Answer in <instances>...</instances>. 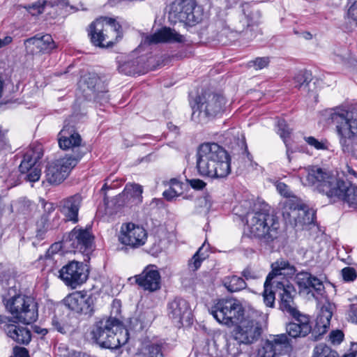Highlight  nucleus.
Masks as SVG:
<instances>
[{"label": "nucleus", "mask_w": 357, "mask_h": 357, "mask_svg": "<svg viewBox=\"0 0 357 357\" xmlns=\"http://www.w3.org/2000/svg\"><path fill=\"white\" fill-rule=\"evenodd\" d=\"M328 340L333 344H340L344 339V333L340 330H335L331 332Z\"/></svg>", "instance_id": "864d4df0"}, {"label": "nucleus", "mask_w": 357, "mask_h": 357, "mask_svg": "<svg viewBox=\"0 0 357 357\" xmlns=\"http://www.w3.org/2000/svg\"><path fill=\"white\" fill-rule=\"evenodd\" d=\"M302 206L298 205V206L293 210L291 214L286 213V218H284L285 222L290 225L292 227H298V220L300 219L301 213Z\"/></svg>", "instance_id": "c03bdc74"}, {"label": "nucleus", "mask_w": 357, "mask_h": 357, "mask_svg": "<svg viewBox=\"0 0 357 357\" xmlns=\"http://www.w3.org/2000/svg\"><path fill=\"white\" fill-rule=\"evenodd\" d=\"M348 19L350 23L357 26V0H355L347 11Z\"/></svg>", "instance_id": "603ef678"}, {"label": "nucleus", "mask_w": 357, "mask_h": 357, "mask_svg": "<svg viewBox=\"0 0 357 357\" xmlns=\"http://www.w3.org/2000/svg\"><path fill=\"white\" fill-rule=\"evenodd\" d=\"M278 134L282 139L284 143L285 144L287 148V155L289 162H291V154L293 153V151H291L289 145L287 144V139L290 137L291 133V129L289 128L287 122L284 119H280L278 121Z\"/></svg>", "instance_id": "e433bc0d"}, {"label": "nucleus", "mask_w": 357, "mask_h": 357, "mask_svg": "<svg viewBox=\"0 0 357 357\" xmlns=\"http://www.w3.org/2000/svg\"><path fill=\"white\" fill-rule=\"evenodd\" d=\"M59 277L64 284L76 289L84 283L89 277V270L82 262L72 261L59 271Z\"/></svg>", "instance_id": "ddd939ff"}, {"label": "nucleus", "mask_w": 357, "mask_h": 357, "mask_svg": "<svg viewBox=\"0 0 357 357\" xmlns=\"http://www.w3.org/2000/svg\"><path fill=\"white\" fill-rule=\"evenodd\" d=\"M59 147L63 150H71L72 153L66 154L63 158L69 160H76L78 163L89 151V148L82 142L80 135L75 127L65 125L58 135Z\"/></svg>", "instance_id": "9b49d317"}, {"label": "nucleus", "mask_w": 357, "mask_h": 357, "mask_svg": "<svg viewBox=\"0 0 357 357\" xmlns=\"http://www.w3.org/2000/svg\"><path fill=\"white\" fill-rule=\"evenodd\" d=\"M332 316L333 312L330 304L323 305L317 318L316 325L312 331L309 317L302 314L299 312L297 314L292 316L294 321L287 325V332L290 337L296 338L305 337L312 331V339L317 341L321 335L327 332Z\"/></svg>", "instance_id": "39448f33"}, {"label": "nucleus", "mask_w": 357, "mask_h": 357, "mask_svg": "<svg viewBox=\"0 0 357 357\" xmlns=\"http://www.w3.org/2000/svg\"><path fill=\"white\" fill-rule=\"evenodd\" d=\"M143 188L137 183H128L126 185L123 191L116 198V202L119 206H132L142 202Z\"/></svg>", "instance_id": "393cba45"}, {"label": "nucleus", "mask_w": 357, "mask_h": 357, "mask_svg": "<svg viewBox=\"0 0 357 357\" xmlns=\"http://www.w3.org/2000/svg\"><path fill=\"white\" fill-rule=\"evenodd\" d=\"M27 173L28 174L26 176L27 181L30 182H36L38 181L40 177L41 170L36 167L30 169Z\"/></svg>", "instance_id": "5fc2aeb1"}, {"label": "nucleus", "mask_w": 357, "mask_h": 357, "mask_svg": "<svg viewBox=\"0 0 357 357\" xmlns=\"http://www.w3.org/2000/svg\"><path fill=\"white\" fill-rule=\"evenodd\" d=\"M242 275L245 278V280H257L260 278L262 275L260 271L252 268L250 266H248L242 271Z\"/></svg>", "instance_id": "de8ad7c7"}, {"label": "nucleus", "mask_w": 357, "mask_h": 357, "mask_svg": "<svg viewBox=\"0 0 357 357\" xmlns=\"http://www.w3.org/2000/svg\"><path fill=\"white\" fill-rule=\"evenodd\" d=\"M274 283H275V290L280 297V309L289 313L291 316L297 314L299 311L295 307L294 301V287L289 284L287 280H274Z\"/></svg>", "instance_id": "6ab92c4d"}, {"label": "nucleus", "mask_w": 357, "mask_h": 357, "mask_svg": "<svg viewBox=\"0 0 357 357\" xmlns=\"http://www.w3.org/2000/svg\"><path fill=\"white\" fill-rule=\"evenodd\" d=\"M89 36L97 47H112L123 38L122 26L115 19L105 17L90 24Z\"/></svg>", "instance_id": "6e6552de"}, {"label": "nucleus", "mask_w": 357, "mask_h": 357, "mask_svg": "<svg viewBox=\"0 0 357 357\" xmlns=\"http://www.w3.org/2000/svg\"><path fill=\"white\" fill-rule=\"evenodd\" d=\"M137 63L135 60L124 62L119 66V71L127 75H134L137 73Z\"/></svg>", "instance_id": "37998d69"}, {"label": "nucleus", "mask_w": 357, "mask_h": 357, "mask_svg": "<svg viewBox=\"0 0 357 357\" xmlns=\"http://www.w3.org/2000/svg\"><path fill=\"white\" fill-rule=\"evenodd\" d=\"M196 6L194 0H176L172 4L169 18L175 23L178 22L185 26H195L201 20L199 14L195 10Z\"/></svg>", "instance_id": "f8f14e48"}, {"label": "nucleus", "mask_w": 357, "mask_h": 357, "mask_svg": "<svg viewBox=\"0 0 357 357\" xmlns=\"http://www.w3.org/2000/svg\"><path fill=\"white\" fill-rule=\"evenodd\" d=\"M13 319L4 314H0V328L3 329L6 333L7 327L10 326L13 322Z\"/></svg>", "instance_id": "4d7b16f0"}, {"label": "nucleus", "mask_w": 357, "mask_h": 357, "mask_svg": "<svg viewBox=\"0 0 357 357\" xmlns=\"http://www.w3.org/2000/svg\"><path fill=\"white\" fill-rule=\"evenodd\" d=\"M204 247V244H203L202 246L198 249L191 259L189 260L188 265L190 271H197L200 267L202 262L206 259V255L202 252Z\"/></svg>", "instance_id": "a19ab883"}, {"label": "nucleus", "mask_w": 357, "mask_h": 357, "mask_svg": "<svg viewBox=\"0 0 357 357\" xmlns=\"http://www.w3.org/2000/svg\"><path fill=\"white\" fill-rule=\"evenodd\" d=\"M281 204V211L283 218H286V213L291 214V212H293V210H294L298 205L291 199H287L284 201Z\"/></svg>", "instance_id": "09e8293b"}, {"label": "nucleus", "mask_w": 357, "mask_h": 357, "mask_svg": "<svg viewBox=\"0 0 357 357\" xmlns=\"http://www.w3.org/2000/svg\"><path fill=\"white\" fill-rule=\"evenodd\" d=\"M17 288L13 285L4 287L2 293L3 303L6 309L13 317L26 324H30L38 319V306L30 296L17 293Z\"/></svg>", "instance_id": "423d86ee"}, {"label": "nucleus", "mask_w": 357, "mask_h": 357, "mask_svg": "<svg viewBox=\"0 0 357 357\" xmlns=\"http://www.w3.org/2000/svg\"><path fill=\"white\" fill-rule=\"evenodd\" d=\"M93 236L89 229L75 227L68 234L66 245L74 252L88 255L92 250Z\"/></svg>", "instance_id": "2eb2a0df"}, {"label": "nucleus", "mask_w": 357, "mask_h": 357, "mask_svg": "<svg viewBox=\"0 0 357 357\" xmlns=\"http://www.w3.org/2000/svg\"><path fill=\"white\" fill-rule=\"evenodd\" d=\"M247 225L251 235L266 243L273 242L278 236L280 222L278 217L270 213L268 205L248 213Z\"/></svg>", "instance_id": "0eeeda50"}, {"label": "nucleus", "mask_w": 357, "mask_h": 357, "mask_svg": "<svg viewBox=\"0 0 357 357\" xmlns=\"http://www.w3.org/2000/svg\"><path fill=\"white\" fill-rule=\"evenodd\" d=\"M211 314L219 323L231 326L237 325L231 334L242 344H250L261 334L258 323L245 317V310L241 303L235 298L218 299L209 310Z\"/></svg>", "instance_id": "f257e3e1"}, {"label": "nucleus", "mask_w": 357, "mask_h": 357, "mask_svg": "<svg viewBox=\"0 0 357 357\" xmlns=\"http://www.w3.org/2000/svg\"><path fill=\"white\" fill-rule=\"evenodd\" d=\"M307 172V185L315 187L334 202L342 201L349 208L357 211L356 185L349 180L337 178L319 166L308 167Z\"/></svg>", "instance_id": "f03ea898"}, {"label": "nucleus", "mask_w": 357, "mask_h": 357, "mask_svg": "<svg viewBox=\"0 0 357 357\" xmlns=\"http://www.w3.org/2000/svg\"><path fill=\"white\" fill-rule=\"evenodd\" d=\"M270 59L268 57H258L255 60L250 61V66L255 68V70H261L268 66Z\"/></svg>", "instance_id": "8fccbe9b"}, {"label": "nucleus", "mask_w": 357, "mask_h": 357, "mask_svg": "<svg viewBox=\"0 0 357 357\" xmlns=\"http://www.w3.org/2000/svg\"><path fill=\"white\" fill-rule=\"evenodd\" d=\"M305 142L317 150H326L328 148V142L325 140L319 141L314 137H305Z\"/></svg>", "instance_id": "a18cd8bd"}, {"label": "nucleus", "mask_w": 357, "mask_h": 357, "mask_svg": "<svg viewBox=\"0 0 357 357\" xmlns=\"http://www.w3.org/2000/svg\"><path fill=\"white\" fill-rule=\"evenodd\" d=\"M43 152L40 146H37L35 149L28 151L24 155L22 160L19 170L22 174L28 172L30 169L36 167V162L42 158Z\"/></svg>", "instance_id": "c756f323"}, {"label": "nucleus", "mask_w": 357, "mask_h": 357, "mask_svg": "<svg viewBox=\"0 0 357 357\" xmlns=\"http://www.w3.org/2000/svg\"><path fill=\"white\" fill-rule=\"evenodd\" d=\"M225 98L218 93L204 92L198 96L192 106V119L199 123H205L224 111Z\"/></svg>", "instance_id": "1a4fd4ad"}, {"label": "nucleus", "mask_w": 357, "mask_h": 357, "mask_svg": "<svg viewBox=\"0 0 357 357\" xmlns=\"http://www.w3.org/2000/svg\"><path fill=\"white\" fill-rule=\"evenodd\" d=\"M298 284L305 289H312L318 296L325 293L324 285L319 279L307 272H301L297 275Z\"/></svg>", "instance_id": "c85d7f7f"}, {"label": "nucleus", "mask_w": 357, "mask_h": 357, "mask_svg": "<svg viewBox=\"0 0 357 357\" xmlns=\"http://www.w3.org/2000/svg\"><path fill=\"white\" fill-rule=\"evenodd\" d=\"M237 145L239 149L238 153L247 154L248 156L250 155L249 152L248 151V146H247L245 139H238L237 140Z\"/></svg>", "instance_id": "e2e57ef3"}, {"label": "nucleus", "mask_w": 357, "mask_h": 357, "mask_svg": "<svg viewBox=\"0 0 357 357\" xmlns=\"http://www.w3.org/2000/svg\"><path fill=\"white\" fill-rule=\"evenodd\" d=\"M118 319L109 317L97 321L91 331L93 341L100 347L109 349V342L112 337L113 331L118 329Z\"/></svg>", "instance_id": "f3484780"}, {"label": "nucleus", "mask_w": 357, "mask_h": 357, "mask_svg": "<svg viewBox=\"0 0 357 357\" xmlns=\"http://www.w3.org/2000/svg\"><path fill=\"white\" fill-rule=\"evenodd\" d=\"M81 86L84 88V91H85L84 87H86L93 94L98 92L100 89H101V92H103L105 89L102 81L95 74H89L84 76L81 82Z\"/></svg>", "instance_id": "f704fd0d"}, {"label": "nucleus", "mask_w": 357, "mask_h": 357, "mask_svg": "<svg viewBox=\"0 0 357 357\" xmlns=\"http://www.w3.org/2000/svg\"><path fill=\"white\" fill-rule=\"evenodd\" d=\"M181 192L175 190V188L170 186L169 189L165 190L162 193L163 197L168 201H172L174 197L181 195Z\"/></svg>", "instance_id": "6e6d98bb"}, {"label": "nucleus", "mask_w": 357, "mask_h": 357, "mask_svg": "<svg viewBox=\"0 0 357 357\" xmlns=\"http://www.w3.org/2000/svg\"><path fill=\"white\" fill-rule=\"evenodd\" d=\"M196 167L202 176L225 178L231 172V158L217 143H204L197 149Z\"/></svg>", "instance_id": "7ed1b4c3"}, {"label": "nucleus", "mask_w": 357, "mask_h": 357, "mask_svg": "<svg viewBox=\"0 0 357 357\" xmlns=\"http://www.w3.org/2000/svg\"><path fill=\"white\" fill-rule=\"evenodd\" d=\"M14 353L15 357H29L28 350L24 347H15Z\"/></svg>", "instance_id": "0e129e2a"}, {"label": "nucleus", "mask_w": 357, "mask_h": 357, "mask_svg": "<svg viewBox=\"0 0 357 357\" xmlns=\"http://www.w3.org/2000/svg\"><path fill=\"white\" fill-rule=\"evenodd\" d=\"M277 190L279 193L286 197H290L291 192L289 190V187L284 183H279L276 185Z\"/></svg>", "instance_id": "680f3d73"}, {"label": "nucleus", "mask_w": 357, "mask_h": 357, "mask_svg": "<svg viewBox=\"0 0 357 357\" xmlns=\"http://www.w3.org/2000/svg\"><path fill=\"white\" fill-rule=\"evenodd\" d=\"M241 343L231 333L215 331L211 340L206 342L203 354L215 357H236L241 352Z\"/></svg>", "instance_id": "9d476101"}, {"label": "nucleus", "mask_w": 357, "mask_h": 357, "mask_svg": "<svg viewBox=\"0 0 357 357\" xmlns=\"http://www.w3.org/2000/svg\"><path fill=\"white\" fill-rule=\"evenodd\" d=\"M222 284L229 292H237L247 287L244 279L237 275L225 277L222 280Z\"/></svg>", "instance_id": "c9c22d12"}, {"label": "nucleus", "mask_w": 357, "mask_h": 357, "mask_svg": "<svg viewBox=\"0 0 357 357\" xmlns=\"http://www.w3.org/2000/svg\"><path fill=\"white\" fill-rule=\"evenodd\" d=\"M77 165L76 160H69L63 157L49 163L45 170L46 181L50 184H60Z\"/></svg>", "instance_id": "4468645a"}, {"label": "nucleus", "mask_w": 357, "mask_h": 357, "mask_svg": "<svg viewBox=\"0 0 357 357\" xmlns=\"http://www.w3.org/2000/svg\"><path fill=\"white\" fill-rule=\"evenodd\" d=\"M146 238V231L142 226L128 222L121 227L119 241L125 245L137 248L144 245Z\"/></svg>", "instance_id": "dca6fc26"}, {"label": "nucleus", "mask_w": 357, "mask_h": 357, "mask_svg": "<svg viewBox=\"0 0 357 357\" xmlns=\"http://www.w3.org/2000/svg\"><path fill=\"white\" fill-rule=\"evenodd\" d=\"M48 222V215L47 214H43L40 219L37 222L36 226L37 229H42L46 230L47 224Z\"/></svg>", "instance_id": "69168bd1"}, {"label": "nucleus", "mask_w": 357, "mask_h": 357, "mask_svg": "<svg viewBox=\"0 0 357 357\" xmlns=\"http://www.w3.org/2000/svg\"><path fill=\"white\" fill-rule=\"evenodd\" d=\"M264 287V302L267 307H273L275 304V294L278 293L275 290V283H274V280L271 281L266 279Z\"/></svg>", "instance_id": "4c0bfd02"}, {"label": "nucleus", "mask_w": 357, "mask_h": 357, "mask_svg": "<svg viewBox=\"0 0 357 357\" xmlns=\"http://www.w3.org/2000/svg\"><path fill=\"white\" fill-rule=\"evenodd\" d=\"M81 202L82 197L79 195H75L63 200L61 213L66 220L71 221L73 223L78 222V212Z\"/></svg>", "instance_id": "bb28decb"}, {"label": "nucleus", "mask_w": 357, "mask_h": 357, "mask_svg": "<svg viewBox=\"0 0 357 357\" xmlns=\"http://www.w3.org/2000/svg\"><path fill=\"white\" fill-rule=\"evenodd\" d=\"M315 220V211L307 206H302L298 226L309 225L313 224Z\"/></svg>", "instance_id": "ea45409f"}, {"label": "nucleus", "mask_w": 357, "mask_h": 357, "mask_svg": "<svg viewBox=\"0 0 357 357\" xmlns=\"http://www.w3.org/2000/svg\"><path fill=\"white\" fill-rule=\"evenodd\" d=\"M50 6L53 7L54 6H60L62 8L68 7L69 2L67 0H58V1H47V0H38L36 2L24 6L26 10L32 15H38L43 13L45 7Z\"/></svg>", "instance_id": "2f4dec72"}, {"label": "nucleus", "mask_w": 357, "mask_h": 357, "mask_svg": "<svg viewBox=\"0 0 357 357\" xmlns=\"http://www.w3.org/2000/svg\"><path fill=\"white\" fill-rule=\"evenodd\" d=\"M342 277L344 281L347 282H354L357 278V272L353 267H345L341 271Z\"/></svg>", "instance_id": "49530a36"}, {"label": "nucleus", "mask_w": 357, "mask_h": 357, "mask_svg": "<svg viewBox=\"0 0 357 357\" xmlns=\"http://www.w3.org/2000/svg\"><path fill=\"white\" fill-rule=\"evenodd\" d=\"M61 248V245L59 243L53 244L50 246V248L47 250L46 254L45 255V258L47 260L51 259L52 256L56 254L57 251Z\"/></svg>", "instance_id": "052dcab7"}, {"label": "nucleus", "mask_w": 357, "mask_h": 357, "mask_svg": "<svg viewBox=\"0 0 357 357\" xmlns=\"http://www.w3.org/2000/svg\"><path fill=\"white\" fill-rule=\"evenodd\" d=\"M312 79V75L310 71L306 70H300L294 77L295 87L299 89H305Z\"/></svg>", "instance_id": "58836bf2"}, {"label": "nucleus", "mask_w": 357, "mask_h": 357, "mask_svg": "<svg viewBox=\"0 0 357 357\" xmlns=\"http://www.w3.org/2000/svg\"><path fill=\"white\" fill-rule=\"evenodd\" d=\"M272 271L270 272L266 279L268 280H278L277 277L280 275H284L286 273H282V271L288 270L287 274H292L295 272L294 266H291L288 261L283 259L278 260L271 265Z\"/></svg>", "instance_id": "72a5a7b5"}, {"label": "nucleus", "mask_w": 357, "mask_h": 357, "mask_svg": "<svg viewBox=\"0 0 357 357\" xmlns=\"http://www.w3.org/2000/svg\"><path fill=\"white\" fill-rule=\"evenodd\" d=\"M101 89H99L98 92H96L94 96V99L100 102L101 104L103 102H107L109 100V96L107 95V90L106 89V87L105 86V89L103 92H101Z\"/></svg>", "instance_id": "13d9d810"}, {"label": "nucleus", "mask_w": 357, "mask_h": 357, "mask_svg": "<svg viewBox=\"0 0 357 357\" xmlns=\"http://www.w3.org/2000/svg\"><path fill=\"white\" fill-rule=\"evenodd\" d=\"M346 176H352L357 178V172L353 169L351 167L347 165L346 170L344 171Z\"/></svg>", "instance_id": "774afa93"}, {"label": "nucleus", "mask_w": 357, "mask_h": 357, "mask_svg": "<svg viewBox=\"0 0 357 357\" xmlns=\"http://www.w3.org/2000/svg\"><path fill=\"white\" fill-rule=\"evenodd\" d=\"M327 120L335 126L340 144L344 152H354L357 140V109L349 107H335L325 110Z\"/></svg>", "instance_id": "20e7f679"}, {"label": "nucleus", "mask_w": 357, "mask_h": 357, "mask_svg": "<svg viewBox=\"0 0 357 357\" xmlns=\"http://www.w3.org/2000/svg\"><path fill=\"white\" fill-rule=\"evenodd\" d=\"M184 37L174 29L169 27H162L158 31L151 35H146L142 40L144 45H151L161 43H183Z\"/></svg>", "instance_id": "b1692460"}, {"label": "nucleus", "mask_w": 357, "mask_h": 357, "mask_svg": "<svg viewBox=\"0 0 357 357\" xmlns=\"http://www.w3.org/2000/svg\"><path fill=\"white\" fill-rule=\"evenodd\" d=\"M26 52L32 55L38 54H50L56 45L50 34L41 36L36 35L27 38L24 42Z\"/></svg>", "instance_id": "5701e85b"}, {"label": "nucleus", "mask_w": 357, "mask_h": 357, "mask_svg": "<svg viewBox=\"0 0 357 357\" xmlns=\"http://www.w3.org/2000/svg\"><path fill=\"white\" fill-rule=\"evenodd\" d=\"M149 357H164L162 347L158 344H151L147 346Z\"/></svg>", "instance_id": "3c124183"}, {"label": "nucleus", "mask_w": 357, "mask_h": 357, "mask_svg": "<svg viewBox=\"0 0 357 357\" xmlns=\"http://www.w3.org/2000/svg\"><path fill=\"white\" fill-rule=\"evenodd\" d=\"M42 204L43 206L44 211L45 213H47L49 214L54 210V205L51 202H47L43 199Z\"/></svg>", "instance_id": "338daca9"}, {"label": "nucleus", "mask_w": 357, "mask_h": 357, "mask_svg": "<svg viewBox=\"0 0 357 357\" xmlns=\"http://www.w3.org/2000/svg\"><path fill=\"white\" fill-rule=\"evenodd\" d=\"M65 305L79 314L91 316L94 311V298L86 291H75L63 299Z\"/></svg>", "instance_id": "a211bd4d"}, {"label": "nucleus", "mask_w": 357, "mask_h": 357, "mask_svg": "<svg viewBox=\"0 0 357 357\" xmlns=\"http://www.w3.org/2000/svg\"><path fill=\"white\" fill-rule=\"evenodd\" d=\"M52 329L61 334H66L73 330L72 318L63 313H55L51 321Z\"/></svg>", "instance_id": "7c9ffc66"}, {"label": "nucleus", "mask_w": 357, "mask_h": 357, "mask_svg": "<svg viewBox=\"0 0 357 357\" xmlns=\"http://www.w3.org/2000/svg\"><path fill=\"white\" fill-rule=\"evenodd\" d=\"M188 184L195 190H202L206 186V183L199 178H192L187 180Z\"/></svg>", "instance_id": "bf43d9fd"}, {"label": "nucleus", "mask_w": 357, "mask_h": 357, "mask_svg": "<svg viewBox=\"0 0 357 357\" xmlns=\"http://www.w3.org/2000/svg\"><path fill=\"white\" fill-rule=\"evenodd\" d=\"M169 317L174 322L178 324H182V320L190 319L191 310L188 303L183 298H176L168 305Z\"/></svg>", "instance_id": "a878e982"}, {"label": "nucleus", "mask_w": 357, "mask_h": 357, "mask_svg": "<svg viewBox=\"0 0 357 357\" xmlns=\"http://www.w3.org/2000/svg\"><path fill=\"white\" fill-rule=\"evenodd\" d=\"M118 329L112 330L113 334L109 342V349H117L124 345L129 339L128 331L125 328L121 322L118 319Z\"/></svg>", "instance_id": "473e14b6"}, {"label": "nucleus", "mask_w": 357, "mask_h": 357, "mask_svg": "<svg viewBox=\"0 0 357 357\" xmlns=\"http://www.w3.org/2000/svg\"><path fill=\"white\" fill-rule=\"evenodd\" d=\"M313 357H338V355L327 345L320 344L315 347Z\"/></svg>", "instance_id": "79ce46f5"}, {"label": "nucleus", "mask_w": 357, "mask_h": 357, "mask_svg": "<svg viewBox=\"0 0 357 357\" xmlns=\"http://www.w3.org/2000/svg\"><path fill=\"white\" fill-rule=\"evenodd\" d=\"M6 334L19 344L27 345L31 340L30 330L27 327L19 325L15 321H13L10 326L7 327Z\"/></svg>", "instance_id": "cd10ccee"}, {"label": "nucleus", "mask_w": 357, "mask_h": 357, "mask_svg": "<svg viewBox=\"0 0 357 357\" xmlns=\"http://www.w3.org/2000/svg\"><path fill=\"white\" fill-rule=\"evenodd\" d=\"M135 282L145 291H155L161 287V276L154 265H149L135 276Z\"/></svg>", "instance_id": "4be33fe9"}, {"label": "nucleus", "mask_w": 357, "mask_h": 357, "mask_svg": "<svg viewBox=\"0 0 357 357\" xmlns=\"http://www.w3.org/2000/svg\"><path fill=\"white\" fill-rule=\"evenodd\" d=\"M291 347L285 334L274 335L272 340H268L258 351V357H277L289 351Z\"/></svg>", "instance_id": "412c9836"}, {"label": "nucleus", "mask_w": 357, "mask_h": 357, "mask_svg": "<svg viewBox=\"0 0 357 357\" xmlns=\"http://www.w3.org/2000/svg\"><path fill=\"white\" fill-rule=\"evenodd\" d=\"M242 10L245 15L246 28L241 30L236 29L238 32H243L245 38L252 40L257 36L259 31L258 25L261 22V14L260 10L255 6L245 3L242 5Z\"/></svg>", "instance_id": "aec40b11"}]
</instances>
